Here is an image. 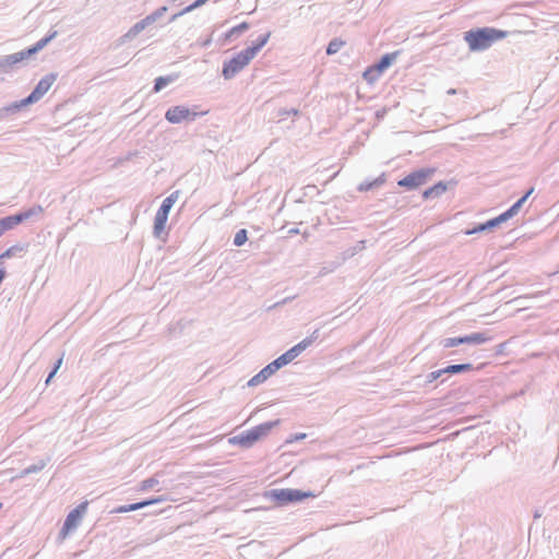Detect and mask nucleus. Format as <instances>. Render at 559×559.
<instances>
[{"label":"nucleus","mask_w":559,"mask_h":559,"mask_svg":"<svg viewBox=\"0 0 559 559\" xmlns=\"http://www.w3.org/2000/svg\"><path fill=\"white\" fill-rule=\"evenodd\" d=\"M508 34L507 31L483 27L465 32L464 40L467 43L471 51H484L490 48L497 40L506 38Z\"/></svg>","instance_id":"obj_1"},{"label":"nucleus","mask_w":559,"mask_h":559,"mask_svg":"<svg viewBox=\"0 0 559 559\" xmlns=\"http://www.w3.org/2000/svg\"><path fill=\"white\" fill-rule=\"evenodd\" d=\"M280 424V420L266 421L246 430L229 439V443L241 448H251L255 442L266 437L270 431Z\"/></svg>","instance_id":"obj_2"},{"label":"nucleus","mask_w":559,"mask_h":559,"mask_svg":"<svg viewBox=\"0 0 559 559\" xmlns=\"http://www.w3.org/2000/svg\"><path fill=\"white\" fill-rule=\"evenodd\" d=\"M296 357H298V355L295 353V350L293 348L288 349L287 352L278 356L276 359H274L272 362L266 365L255 376H253L248 381V386H255L265 382L272 374H274L282 367L288 365Z\"/></svg>","instance_id":"obj_3"},{"label":"nucleus","mask_w":559,"mask_h":559,"mask_svg":"<svg viewBox=\"0 0 559 559\" xmlns=\"http://www.w3.org/2000/svg\"><path fill=\"white\" fill-rule=\"evenodd\" d=\"M267 497L272 500L277 501L281 506H285L290 502H298L308 497H314L310 491H302L299 489L284 488L273 489L269 491Z\"/></svg>","instance_id":"obj_4"},{"label":"nucleus","mask_w":559,"mask_h":559,"mask_svg":"<svg viewBox=\"0 0 559 559\" xmlns=\"http://www.w3.org/2000/svg\"><path fill=\"white\" fill-rule=\"evenodd\" d=\"M253 57L248 53L246 49L241 50L235 57H233L229 61L224 62L223 66V76L226 80L233 79L237 73H239L251 60Z\"/></svg>","instance_id":"obj_5"},{"label":"nucleus","mask_w":559,"mask_h":559,"mask_svg":"<svg viewBox=\"0 0 559 559\" xmlns=\"http://www.w3.org/2000/svg\"><path fill=\"white\" fill-rule=\"evenodd\" d=\"M491 337L487 335V333L484 332H476L472 333L469 335L465 336H459V337H448L442 340L441 344L444 348H451L459 345H480L488 341H490Z\"/></svg>","instance_id":"obj_6"},{"label":"nucleus","mask_w":559,"mask_h":559,"mask_svg":"<svg viewBox=\"0 0 559 559\" xmlns=\"http://www.w3.org/2000/svg\"><path fill=\"white\" fill-rule=\"evenodd\" d=\"M433 174V169L431 168H421L418 170H415L404 177L403 179L399 180L397 185L400 187H404L407 189H415L424 183H426L427 179Z\"/></svg>","instance_id":"obj_7"},{"label":"nucleus","mask_w":559,"mask_h":559,"mask_svg":"<svg viewBox=\"0 0 559 559\" xmlns=\"http://www.w3.org/2000/svg\"><path fill=\"white\" fill-rule=\"evenodd\" d=\"M57 79V75L49 73L41 78L33 92L25 98L26 103H37L52 86Z\"/></svg>","instance_id":"obj_8"},{"label":"nucleus","mask_w":559,"mask_h":559,"mask_svg":"<svg viewBox=\"0 0 559 559\" xmlns=\"http://www.w3.org/2000/svg\"><path fill=\"white\" fill-rule=\"evenodd\" d=\"M86 509V503H81L73 509L66 518L63 526L60 531V537L64 539L69 532L75 530L82 519V515Z\"/></svg>","instance_id":"obj_9"},{"label":"nucleus","mask_w":559,"mask_h":559,"mask_svg":"<svg viewBox=\"0 0 559 559\" xmlns=\"http://www.w3.org/2000/svg\"><path fill=\"white\" fill-rule=\"evenodd\" d=\"M207 112V110H200L198 106H192L191 108L177 106V124L194 121L197 118L202 117Z\"/></svg>","instance_id":"obj_10"},{"label":"nucleus","mask_w":559,"mask_h":559,"mask_svg":"<svg viewBox=\"0 0 559 559\" xmlns=\"http://www.w3.org/2000/svg\"><path fill=\"white\" fill-rule=\"evenodd\" d=\"M26 60L22 51L0 58V73H10L15 66Z\"/></svg>","instance_id":"obj_11"},{"label":"nucleus","mask_w":559,"mask_h":559,"mask_svg":"<svg viewBox=\"0 0 559 559\" xmlns=\"http://www.w3.org/2000/svg\"><path fill=\"white\" fill-rule=\"evenodd\" d=\"M399 52H392V53H385L381 57V59L378 61V63L374 64V67L369 68L365 71L364 78L368 79V76L372 73H382L384 70H386L397 58Z\"/></svg>","instance_id":"obj_12"},{"label":"nucleus","mask_w":559,"mask_h":559,"mask_svg":"<svg viewBox=\"0 0 559 559\" xmlns=\"http://www.w3.org/2000/svg\"><path fill=\"white\" fill-rule=\"evenodd\" d=\"M152 19H148L147 16L142 19L141 21L136 22L124 35L123 40L129 41L132 40L134 37H136L141 32L148 28L153 25L151 22Z\"/></svg>","instance_id":"obj_13"},{"label":"nucleus","mask_w":559,"mask_h":559,"mask_svg":"<svg viewBox=\"0 0 559 559\" xmlns=\"http://www.w3.org/2000/svg\"><path fill=\"white\" fill-rule=\"evenodd\" d=\"M58 35L57 31H51L47 36L38 40L33 47L21 50L26 59L41 50L49 41Z\"/></svg>","instance_id":"obj_14"},{"label":"nucleus","mask_w":559,"mask_h":559,"mask_svg":"<svg viewBox=\"0 0 559 559\" xmlns=\"http://www.w3.org/2000/svg\"><path fill=\"white\" fill-rule=\"evenodd\" d=\"M168 219L167 214L157 212L154 219V236L160 240H165L166 231L165 226Z\"/></svg>","instance_id":"obj_15"},{"label":"nucleus","mask_w":559,"mask_h":559,"mask_svg":"<svg viewBox=\"0 0 559 559\" xmlns=\"http://www.w3.org/2000/svg\"><path fill=\"white\" fill-rule=\"evenodd\" d=\"M385 181H386V176L383 173L373 180H365L364 182H361L358 186L357 190L359 192H367V191L380 188L381 186H383L385 183Z\"/></svg>","instance_id":"obj_16"},{"label":"nucleus","mask_w":559,"mask_h":559,"mask_svg":"<svg viewBox=\"0 0 559 559\" xmlns=\"http://www.w3.org/2000/svg\"><path fill=\"white\" fill-rule=\"evenodd\" d=\"M48 462H49V457L40 459L37 463L32 464V465L27 466L26 468H24L23 471H21L19 475H16L15 477L12 478V480H14L16 478H23L29 474H34V473H38V472L43 471L46 467V465L48 464Z\"/></svg>","instance_id":"obj_17"},{"label":"nucleus","mask_w":559,"mask_h":559,"mask_svg":"<svg viewBox=\"0 0 559 559\" xmlns=\"http://www.w3.org/2000/svg\"><path fill=\"white\" fill-rule=\"evenodd\" d=\"M320 336L319 329L314 330L309 336L293 346L292 348L299 356L304 350L311 346Z\"/></svg>","instance_id":"obj_18"},{"label":"nucleus","mask_w":559,"mask_h":559,"mask_svg":"<svg viewBox=\"0 0 559 559\" xmlns=\"http://www.w3.org/2000/svg\"><path fill=\"white\" fill-rule=\"evenodd\" d=\"M158 501H159L158 499H153V500H144V501L132 503V504L121 506V507L116 509V512L117 513H127V512H131V511H136V510H140V509L144 508V507L154 504V503H156Z\"/></svg>","instance_id":"obj_19"},{"label":"nucleus","mask_w":559,"mask_h":559,"mask_svg":"<svg viewBox=\"0 0 559 559\" xmlns=\"http://www.w3.org/2000/svg\"><path fill=\"white\" fill-rule=\"evenodd\" d=\"M445 191H447V183L443 181H439L435 186L425 190V192L423 193V197H424V199H433V198L440 197Z\"/></svg>","instance_id":"obj_20"},{"label":"nucleus","mask_w":559,"mask_h":559,"mask_svg":"<svg viewBox=\"0 0 559 559\" xmlns=\"http://www.w3.org/2000/svg\"><path fill=\"white\" fill-rule=\"evenodd\" d=\"M270 36H271L270 32L266 34L260 35L258 37V39L251 46L246 48L248 53H250L254 58L255 55L262 49V47L265 46Z\"/></svg>","instance_id":"obj_21"},{"label":"nucleus","mask_w":559,"mask_h":559,"mask_svg":"<svg viewBox=\"0 0 559 559\" xmlns=\"http://www.w3.org/2000/svg\"><path fill=\"white\" fill-rule=\"evenodd\" d=\"M365 249V241L361 240V241H358L355 246L348 248L347 250H345L342 254V261L338 262L335 267L340 266L342 262L346 261L347 259L349 258H353L354 255H356L358 252L362 251Z\"/></svg>","instance_id":"obj_22"},{"label":"nucleus","mask_w":559,"mask_h":559,"mask_svg":"<svg viewBox=\"0 0 559 559\" xmlns=\"http://www.w3.org/2000/svg\"><path fill=\"white\" fill-rule=\"evenodd\" d=\"M444 373L449 374H456L461 372L471 371L474 369L472 364H457V365H449L448 367L443 368Z\"/></svg>","instance_id":"obj_23"},{"label":"nucleus","mask_w":559,"mask_h":559,"mask_svg":"<svg viewBox=\"0 0 559 559\" xmlns=\"http://www.w3.org/2000/svg\"><path fill=\"white\" fill-rule=\"evenodd\" d=\"M534 191L533 188H531L521 199H519L507 212L513 217L516 215L520 211V209L523 206L524 202L527 200V198L532 194Z\"/></svg>","instance_id":"obj_24"},{"label":"nucleus","mask_w":559,"mask_h":559,"mask_svg":"<svg viewBox=\"0 0 559 559\" xmlns=\"http://www.w3.org/2000/svg\"><path fill=\"white\" fill-rule=\"evenodd\" d=\"M495 227H497V226H496L495 221L492 218V219L487 221L486 223L479 224L478 226H476L473 229L467 230L466 235H473V234H476V233L487 231V230H490V229H492Z\"/></svg>","instance_id":"obj_25"},{"label":"nucleus","mask_w":559,"mask_h":559,"mask_svg":"<svg viewBox=\"0 0 559 559\" xmlns=\"http://www.w3.org/2000/svg\"><path fill=\"white\" fill-rule=\"evenodd\" d=\"M168 12L167 7H160L157 10H155L153 13L148 14L147 17L152 19L151 22L153 24L159 23L163 24V16Z\"/></svg>","instance_id":"obj_26"},{"label":"nucleus","mask_w":559,"mask_h":559,"mask_svg":"<svg viewBox=\"0 0 559 559\" xmlns=\"http://www.w3.org/2000/svg\"><path fill=\"white\" fill-rule=\"evenodd\" d=\"M28 105H32V103H26L25 98H23L19 102H14V103L10 104L9 106L4 107L3 110L5 112L14 114V112H17L19 110H21L23 107H26Z\"/></svg>","instance_id":"obj_27"},{"label":"nucleus","mask_w":559,"mask_h":559,"mask_svg":"<svg viewBox=\"0 0 559 559\" xmlns=\"http://www.w3.org/2000/svg\"><path fill=\"white\" fill-rule=\"evenodd\" d=\"M174 203H175V193H171L163 201V203L157 212L168 215Z\"/></svg>","instance_id":"obj_28"},{"label":"nucleus","mask_w":559,"mask_h":559,"mask_svg":"<svg viewBox=\"0 0 559 559\" xmlns=\"http://www.w3.org/2000/svg\"><path fill=\"white\" fill-rule=\"evenodd\" d=\"M344 44L345 43L342 39H338V38L332 39L326 47V53L334 55V53L338 52L340 49L344 46Z\"/></svg>","instance_id":"obj_29"},{"label":"nucleus","mask_w":559,"mask_h":559,"mask_svg":"<svg viewBox=\"0 0 559 559\" xmlns=\"http://www.w3.org/2000/svg\"><path fill=\"white\" fill-rule=\"evenodd\" d=\"M171 82H173L171 75L157 78L155 80V84H154V92L157 93V92L162 91L165 86H167Z\"/></svg>","instance_id":"obj_30"},{"label":"nucleus","mask_w":559,"mask_h":559,"mask_svg":"<svg viewBox=\"0 0 559 559\" xmlns=\"http://www.w3.org/2000/svg\"><path fill=\"white\" fill-rule=\"evenodd\" d=\"M248 240V233L246 229H239L234 237V245L241 247Z\"/></svg>","instance_id":"obj_31"},{"label":"nucleus","mask_w":559,"mask_h":559,"mask_svg":"<svg viewBox=\"0 0 559 559\" xmlns=\"http://www.w3.org/2000/svg\"><path fill=\"white\" fill-rule=\"evenodd\" d=\"M249 28V24L247 22H242L237 26H234L227 34L228 37L238 36L241 33L246 32Z\"/></svg>","instance_id":"obj_32"},{"label":"nucleus","mask_w":559,"mask_h":559,"mask_svg":"<svg viewBox=\"0 0 559 559\" xmlns=\"http://www.w3.org/2000/svg\"><path fill=\"white\" fill-rule=\"evenodd\" d=\"M442 374H445L444 369L431 371L426 376V382L432 383L433 381L438 380Z\"/></svg>","instance_id":"obj_33"},{"label":"nucleus","mask_w":559,"mask_h":559,"mask_svg":"<svg viewBox=\"0 0 559 559\" xmlns=\"http://www.w3.org/2000/svg\"><path fill=\"white\" fill-rule=\"evenodd\" d=\"M0 223H1L4 231L12 229L15 226L12 216H7V217L1 218Z\"/></svg>","instance_id":"obj_34"},{"label":"nucleus","mask_w":559,"mask_h":559,"mask_svg":"<svg viewBox=\"0 0 559 559\" xmlns=\"http://www.w3.org/2000/svg\"><path fill=\"white\" fill-rule=\"evenodd\" d=\"M22 248L17 246H13L9 249H7L2 254H0V260L8 259L14 255L16 251H21Z\"/></svg>","instance_id":"obj_35"},{"label":"nucleus","mask_w":559,"mask_h":559,"mask_svg":"<svg viewBox=\"0 0 559 559\" xmlns=\"http://www.w3.org/2000/svg\"><path fill=\"white\" fill-rule=\"evenodd\" d=\"M43 211L44 210H43V207L40 205H35V206H33V207H31V209H28V210H26L24 212L27 215V219H28V218H31L33 216H36V215L43 213Z\"/></svg>","instance_id":"obj_36"},{"label":"nucleus","mask_w":559,"mask_h":559,"mask_svg":"<svg viewBox=\"0 0 559 559\" xmlns=\"http://www.w3.org/2000/svg\"><path fill=\"white\" fill-rule=\"evenodd\" d=\"M511 218V215L506 211L504 213L500 214L499 216L495 217V224L496 226L500 225L503 222H507Z\"/></svg>","instance_id":"obj_37"},{"label":"nucleus","mask_w":559,"mask_h":559,"mask_svg":"<svg viewBox=\"0 0 559 559\" xmlns=\"http://www.w3.org/2000/svg\"><path fill=\"white\" fill-rule=\"evenodd\" d=\"M289 115H294V116H298L299 115V110L298 109H295V108H292V109H280L278 110V116L280 117H285V116H289Z\"/></svg>","instance_id":"obj_38"},{"label":"nucleus","mask_w":559,"mask_h":559,"mask_svg":"<svg viewBox=\"0 0 559 559\" xmlns=\"http://www.w3.org/2000/svg\"><path fill=\"white\" fill-rule=\"evenodd\" d=\"M13 221H14V224L15 226L24 221L27 219V215L25 214V212H21L19 214H15V215H11Z\"/></svg>","instance_id":"obj_39"},{"label":"nucleus","mask_w":559,"mask_h":559,"mask_svg":"<svg viewBox=\"0 0 559 559\" xmlns=\"http://www.w3.org/2000/svg\"><path fill=\"white\" fill-rule=\"evenodd\" d=\"M61 362H62L61 358L57 360V364H56L55 368L52 369V371L49 373V376H48V378L46 380V383H48L52 379V377L56 374V372H57L58 368L60 367Z\"/></svg>","instance_id":"obj_40"},{"label":"nucleus","mask_w":559,"mask_h":559,"mask_svg":"<svg viewBox=\"0 0 559 559\" xmlns=\"http://www.w3.org/2000/svg\"><path fill=\"white\" fill-rule=\"evenodd\" d=\"M166 119L171 122V123H175V108H169L167 111H166Z\"/></svg>","instance_id":"obj_41"},{"label":"nucleus","mask_w":559,"mask_h":559,"mask_svg":"<svg viewBox=\"0 0 559 559\" xmlns=\"http://www.w3.org/2000/svg\"><path fill=\"white\" fill-rule=\"evenodd\" d=\"M293 298H294V297H287V298H284L282 301L276 302L272 308H275V307H278V306L285 305V304H287L288 301H290Z\"/></svg>","instance_id":"obj_42"},{"label":"nucleus","mask_w":559,"mask_h":559,"mask_svg":"<svg viewBox=\"0 0 559 559\" xmlns=\"http://www.w3.org/2000/svg\"><path fill=\"white\" fill-rule=\"evenodd\" d=\"M380 73L376 72V73H372L368 76V79H366L367 81H374L378 76H379Z\"/></svg>","instance_id":"obj_43"},{"label":"nucleus","mask_w":559,"mask_h":559,"mask_svg":"<svg viewBox=\"0 0 559 559\" xmlns=\"http://www.w3.org/2000/svg\"><path fill=\"white\" fill-rule=\"evenodd\" d=\"M174 20H175V13H170V14L167 16V19H166V21H167V22H171V21H174Z\"/></svg>","instance_id":"obj_44"},{"label":"nucleus","mask_w":559,"mask_h":559,"mask_svg":"<svg viewBox=\"0 0 559 559\" xmlns=\"http://www.w3.org/2000/svg\"><path fill=\"white\" fill-rule=\"evenodd\" d=\"M143 484H144L143 488L151 487L152 486V480H145Z\"/></svg>","instance_id":"obj_45"},{"label":"nucleus","mask_w":559,"mask_h":559,"mask_svg":"<svg viewBox=\"0 0 559 559\" xmlns=\"http://www.w3.org/2000/svg\"><path fill=\"white\" fill-rule=\"evenodd\" d=\"M447 93L449 95H454V94H456V90L455 88H450Z\"/></svg>","instance_id":"obj_46"},{"label":"nucleus","mask_w":559,"mask_h":559,"mask_svg":"<svg viewBox=\"0 0 559 559\" xmlns=\"http://www.w3.org/2000/svg\"><path fill=\"white\" fill-rule=\"evenodd\" d=\"M305 437H306V435H305V433H300V435H297V436L295 437V439H296V440H300V439H304Z\"/></svg>","instance_id":"obj_47"},{"label":"nucleus","mask_w":559,"mask_h":559,"mask_svg":"<svg viewBox=\"0 0 559 559\" xmlns=\"http://www.w3.org/2000/svg\"><path fill=\"white\" fill-rule=\"evenodd\" d=\"M289 234H299V229L298 228H292L289 230Z\"/></svg>","instance_id":"obj_48"},{"label":"nucleus","mask_w":559,"mask_h":559,"mask_svg":"<svg viewBox=\"0 0 559 559\" xmlns=\"http://www.w3.org/2000/svg\"><path fill=\"white\" fill-rule=\"evenodd\" d=\"M499 346H500L499 352H502L504 344H500Z\"/></svg>","instance_id":"obj_49"},{"label":"nucleus","mask_w":559,"mask_h":559,"mask_svg":"<svg viewBox=\"0 0 559 559\" xmlns=\"http://www.w3.org/2000/svg\"><path fill=\"white\" fill-rule=\"evenodd\" d=\"M499 346H500L499 352H502L504 344H500Z\"/></svg>","instance_id":"obj_50"},{"label":"nucleus","mask_w":559,"mask_h":559,"mask_svg":"<svg viewBox=\"0 0 559 559\" xmlns=\"http://www.w3.org/2000/svg\"><path fill=\"white\" fill-rule=\"evenodd\" d=\"M499 346H500L499 352H502L504 344H500Z\"/></svg>","instance_id":"obj_51"},{"label":"nucleus","mask_w":559,"mask_h":559,"mask_svg":"<svg viewBox=\"0 0 559 559\" xmlns=\"http://www.w3.org/2000/svg\"><path fill=\"white\" fill-rule=\"evenodd\" d=\"M326 273L325 267H322L321 274Z\"/></svg>","instance_id":"obj_52"},{"label":"nucleus","mask_w":559,"mask_h":559,"mask_svg":"<svg viewBox=\"0 0 559 559\" xmlns=\"http://www.w3.org/2000/svg\"><path fill=\"white\" fill-rule=\"evenodd\" d=\"M4 81V78L0 75V82H3Z\"/></svg>","instance_id":"obj_53"},{"label":"nucleus","mask_w":559,"mask_h":559,"mask_svg":"<svg viewBox=\"0 0 559 559\" xmlns=\"http://www.w3.org/2000/svg\"><path fill=\"white\" fill-rule=\"evenodd\" d=\"M2 508V503L0 502V509Z\"/></svg>","instance_id":"obj_54"}]
</instances>
